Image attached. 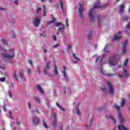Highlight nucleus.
<instances>
[{"instance_id": "11", "label": "nucleus", "mask_w": 130, "mask_h": 130, "mask_svg": "<svg viewBox=\"0 0 130 130\" xmlns=\"http://www.w3.org/2000/svg\"><path fill=\"white\" fill-rule=\"evenodd\" d=\"M100 72L102 74H103V75H104V76H108V77H112V76H114V75L112 74H110L106 72V71L103 70V69L102 68L100 69Z\"/></svg>"}, {"instance_id": "27", "label": "nucleus", "mask_w": 130, "mask_h": 130, "mask_svg": "<svg viewBox=\"0 0 130 130\" xmlns=\"http://www.w3.org/2000/svg\"><path fill=\"white\" fill-rule=\"evenodd\" d=\"M13 77L15 81H18V75H17V72L14 71L13 74Z\"/></svg>"}, {"instance_id": "9", "label": "nucleus", "mask_w": 130, "mask_h": 130, "mask_svg": "<svg viewBox=\"0 0 130 130\" xmlns=\"http://www.w3.org/2000/svg\"><path fill=\"white\" fill-rule=\"evenodd\" d=\"M51 67H52V66H51V64L50 63V61H48L47 62V64L46 67L44 69V73L46 75H47V74H48V70H49V69L51 68Z\"/></svg>"}, {"instance_id": "31", "label": "nucleus", "mask_w": 130, "mask_h": 130, "mask_svg": "<svg viewBox=\"0 0 130 130\" xmlns=\"http://www.w3.org/2000/svg\"><path fill=\"white\" fill-rule=\"evenodd\" d=\"M31 113H32V114H36V113L38 114L39 113V111H38V109H36L35 110L32 111Z\"/></svg>"}, {"instance_id": "6", "label": "nucleus", "mask_w": 130, "mask_h": 130, "mask_svg": "<svg viewBox=\"0 0 130 130\" xmlns=\"http://www.w3.org/2000/svg\"><path fill=\"white\" fill-rule=\"evenodd\" d=\"M116 58H115V57H114L109 58L107 62V63L110 64L111 67H112V66H115V64H116Z\"/></svg>"}, {"instance_id": "64", "label": "nucleus", "mask_w": 130, "mask_h": 130, "mask_svg": "<svg viewBox=\"0 0 130 130\" xmlns=\"http://www.w3.org/2000/svg\"><path fill=\"white\" fill-rule=\"evenodd\" d=\"M3 130H5V129H4V128H3Z\"/></svg>"}, {"instance_id": "54", "label": "nucleus", "mask_w": 130, "mask_h": 130, "mask_svg": "<svg viewBox=\"0 0 130 130\" xmlns=\"http://www.w3.org/2000/svg\"><path fill=\"white\" fill-rule=\"evenodd\" d=\"M0 11H6L5 8H0Z\"/></svg>"}, {"instance_id": "18", "label": "nucleus", "mask_w": 130, "mask_h": 130, "mask_svg": "<svg viewBox=\"0 0 130 130\" xmlns=\"http://www.w3.org/2000/svg\"><path fill=\"white\" fill-rule=\"evenodd\" d=\"M62 75L63 76L64 78L68 80V74H67V68L66 67L63 68V70L62 71Z\"/></svg>"}, {"instance_id": "17", "label": "nucleus", "mask_w": 130, "mask_h": 130, "mask_svg": "<svg viewBox=\"0 0 130 130\" xmlns=\"http://www.w3.org/2000/svg\"><path fill=\"white\" fill-rule=\"evenodd\" d=\"M64 93L66 96H72V95H74V90L72 89H68L64 91Z\"/></svg>"}, {"instance_id": "55", "label": "nucleus", "mask_w": 130, "mask_h": 130, "mask_svg": "<svg viewBox=\"0 0 130 130\" xmlns=\"http://www.w3.org/2000/svg\"><path fill=\"white\" fill-rule=\"evenodd\" d=\"M92 122H93V119H91L90 120V121H89V123H90V125H91V124H92Z\"/></svg>"}, {"instance_id": "61", "label": "nucleus", "mask_w": 130, "mask_h": 130, "mask_svg": "<svg viewBox=\"0 0 130 130\" xmlns=\"http://www.w3.org/2000/svg\"><path fill=\"white\" fill-rule=\"evenodd\" d=\"M128 12H130V8H128Z\"/></svg>"}, {"instance_id": "50", "label": "nucleus", "mask_w": 130, "mask_h": 130, "mask_svg": "<svg viewBox=\"0 0 130 130\" xmlns=\"http://www.w3.org/2000/svg\"><path fill=\"white\" fill-rule=\"evenodd\" d=\"M37 70L38 73H40V68L39 67H37Z\"/></svg>"}, {"instance_id": "48", "label": "nucleus", "mask_w": 130, "mask_h": 130, "mask_svg": "<svg viewBox=\"0 0 130 130\" xmlns=\"http://www.w3.org/2000/svg\"><path fill=\"white\" fill-rule=\"evenodd\" d=\"M9 87L10 88H13V87H14L13 83H9Z\"/></svg>"}, {"instance_id": "60", "label": "nucleus", "mask_w": 130, "mask_h": 130, "mask_svg": "<svg viewBox=\"0 0 130 130\" xmlns=\"http://www.w3.org/2000/svg\"><path fill=\"white\" fill-rule=\"evenodd\" d=\"M43 2H45V0H42V2L43 3Z\"/></svg>"}, {"instance_id": "42", "label": "nucleus", "mask_w": 130, "mask_h": 130, "mask_svg": "<svg viewBox=\"0 0 130 130\" xmlns=\"http://www.w3.org/2000/svg\"><path fill=\"white\" fill-rule=\"evenodd\" d=\"M104 51H105V52H108V49L106 46L104 48Z\"/></svg>"}, {"instance_id": "51", "label": "nucleus", "mask_w": 130, "mask_h": 130, "mask_svg": "<svg viewBox=\"0 0 130 130\" xmlns=\"http://www.w3.org/2000/svg\"><path fill=\"white\" fill-rule=\"evenodd\" d=\"M53 39L54 41H55L56 40V37H55V36L53 35Z\"/></svg>"}, {"instance_id": "21", "label": "nucleus", "mask_w": 130, "mask_h": 130, "mask_svg": "<svg viewBox=\"0 0 130 130\" xmlns=\"http://www.w3.org/2000/svg\"><path fill=\"white\" fill-rule=\"evenodd\" d=\"M32 121L34 124H35V125H37V124H38L39 122V119H38V117H37V116H35L32 118Z\"/></svg>"}, {"instance_id": "56", "label": "nucleus", "mask_w": 130, "mask_h": 130, "mask_svg": "<svg viewBox=\"0 0 130 130\" xmlns=\"http://www.w3.org/2000/svg\"><path fill=\"white\" fill-rule=\"evenodd\" d=\"M44 52L46 53V52H47V49H44Z\"/></svg>"}, {"instance_id": "46", "label": "nucleus", "mask_w": 130, "mask_h": 130, "mask_svg": "<svg viewBox=\"0 0 130 130\" xmlns=\"http://www.w3.org/2000/svg\"><path fill=\"white\" fill-rule=\"evenodd\" d=\"M55 21V19L53 18L52 21H49V22H48V24H51V23H53Z\"/></svg>"}, {"instance_id": "38", "label": "nucleus", "mask_w": 130, "mask_h": 130, "mask_svg": "<svg viewBox=\"0 0 130 130\" xmlns=\"http://www.w3.org/2000/svg\"><path fill=\"white\" fill-rule=\"evenodd\" d=\"M73 57H74V58H75V59H76V60H78V61H81V60H80V59L77 57V56H76V54H73Z\"/></svg>"}, {"instance_id": "36", "label": "nucleus", "mask_w": 130, "mask_h": 130, "mask_svg": "<svg viewBox=\"0 0 130 130\" xmlns=\"http://www.w3.org/2000/svg\"><path fill=\"white\" fill-rule=\"evenodd\" d=\"M35 101H36L37 104L40 103V100L37 97H35Z\"/></svg>"}, {"instance_id": "40", "label": "nucleus", "mask_w": 130, "mask_h": 130, "mask_svg": "<svg viewBox=\"0 0 130 130\" xmlns=\"http://www.w3.org/2000/svg\"><path fill=\"white\" fill-rule=\"evenodd\" d=\"M66 27H69V19H67L66 21Z\"/></svg>"}, {"instance_id": "53", "label": "nucleus", "mask_w": 130, "mask_h": 130, "mask_svg": "<svg viewBox=\"0 0 130 130\" xmlns=\"http://www.w3.org/2000/svg\"><path fill=\"white\" fill-rule=\"evenodd\" d=\"M124 19L125 21H127V20H128V17L125 16L124 17Z\"/></svg>"}, {"instance_id": "7", "label": "nucleus", "mask_w": 130, "mask_h": 130, "mask_svg": "<svg viewBox=\"0 0 130 130\" xmlns=\"http://www.w3.org/2000/svg\"><path fill=\"white\" fill-rule=\"evenodd\" d=\"M124 104H125V100L123 99L120 103V106L119 107L117 106V105L114 104L113 106V108H115V109H116V110L119 111L120 107H123L124 106Z\"/></svg>"}, {"instance_id": "23", "label": "nucleus", "mask_w": 130, "mask_h": 130, "mask_svg": "<svg viewBox=\"0 0 130 130\" xmlns=\"http://www.w3.org/2000/svg\"><path fill=\"white\" fill-rule=\"evenodd\" d=\"M118 116L119 117V119L120 120V122H123V120H124V117L122 116V115L120 113H118Z\"/></svg>"}, {"instance_id": "5", "label": "nucleus", "mask_w": 130, "mask_h": 130, "mask_svg": "<svg viewBox=\"0 0 130 130\" xmlns=\"http://www.w3.org/2000/svg\"><path fill=\"white\" fill-rule=\"evenodd\" d=\"M41 22V18L37 17L32 21V24L35 27H38Z\"/></svg>"}, {"instance_id": "62", "label": "nucleus", "mask_w": 130, "mask_h": 130, "mask_svg": "<svg viewBox=\"0 0 130 130\" xmlns=\"http://www.w3.org/2000/svg\"><path fill=\"white\" fill-rule=\"evenodd\" d=\"M11 125V126H12V124H11V125Z\"/></svg>"}, {"instance_id": "58", "label": "nucleus", "mask_w": 130, "mask_h": 130, "mask_svg": "<svg viewBox=\"0 0 130 130\" xmlns=\"http://www.w3.org/2000/svg\"><path fill=\"white\" fill-rule=\"evenodd\" d=\"M4 111H5V112H6V111H7V110H6V106H4Z\"/></svg>"}, {"instance_id": "35", "label": "nucleus", "mask_w": 130, "mask_h": 130, "mask_svg": "<svg viewBox=\"0 0 130 130\" xmlns=\"http://www.w3.org/2000/svg\"><path fill=\"white\" fill-rule=\"evenodd\" d=\"M40 12H41V8L38 7L36 9V13H37V14H39L40 13Z\"/></svg>"}, {"instance_id": "52", "label": "nucleus", "mask_w": 130, "mask_h": 130, "mask_svg": "<svg viewBox=\"0 0 130 130\" xmlns=\"http://www.w3.org/2000/svg\"><path fill=\"white\" fill-rule=\"evenodd\" d=\"M60 110H62V111H66V109L64 108H62L61 107V108H60Z\"/></svg>"}, {"instance_id": "30", "label": "nucleus", "mask_w": 130, "mask_h": 130, "mask_svg": "<svg viewBox=\"0 0 130 130\" xmlns=\"http://www.w3.org/2000/svg\"><path fill=\"white\" fill-rule=\"evenodd\" d=\"M54 75L56 77L58 76V72L57 71V69H56V67L54 69Z\"/></svg>"}, {"instance_id": "2", "label": "nucleus", "mask_w": 130, "mask_h": 130, "mask_svg": "<svg viewBox=\"0 0 130 130\" xmlns=\"http://www.w3.org/2000/svg\"><path fill=\"white\" fill-rule=\"evenodd\" d=\"M107 7H108V4L100 5V2H99L95 3V5L93 7V8L91 9L88 12V15L89 17L90 21L93 22V21H94V10H95V9H105V8H107Z\"/></svg>"}, {"instance_id": "44", "label": "nucleus", "mask_w": 130, "mask_h": 130, "mask_svg": "<svg viewBox=\"0 0 130 130\" xmlns=\"http://www.w3.org/2000/svg\"><path fill=\"white\" fill-rule=\"evenodd\" d=\"M126 29H130V22L126 25Z\"/></svg>"}, {"instance_id": "12", "label": "nucleus", "mask_w": 130, "mask_h": 130, "mask_svg": "<svg viewBox=\"0 0 130 130\" xmlns=\"http://www.w3.org/2000/svg\"><path fill=\"white\" fill-rule=\"evenodd\" d=\"M51 119L53 121V127H55L56 126V116L55 114H53L51 116Z\"/></svg>"}, {"instance_id": "43", "label": "nucleus", "mask_w": 130, "mask_h": 130, "mask_svg": "<svg viewBox=\"0 0 130 130\" xmlns=\"http://www.w3.org/2000/svg\"><path fill=\"white\" fill-rule=\"evenodd\" d=\"M56 105L57 106V107H58V108H59V109L61 108V106L59 104H58V103H56Z\"/></svg>"}, {"instance_id": "63", "label": "nucleus", "mask_w": 130, "mask_h": 130, "mask_svg": "<svg viewBox=\"0 0 130 130\" xmlns=\"http://www.w3.org/2000/svg\"><path fill=\"white\" fill-rule=\"evenodd\" d=\"M50 3H51V1H50Z\"/></svg>"}, {"instance_id": "26", "label": "nucleus", "mask_w": 130, "mask_h": 130, "mask_svg": "<svg viewBox=\"0 0 130 130\" xmlns=\"http://www.w3.org/2000/svg\"><path fill=\"white\" fill-rule=\"evenodd\" d=\"M102 23H103V19L98 18V27H101V25H102Z\"/></svg>"}, {"instance_id": "24", "label": "nucleus", "mask_w": 130, "mask_h": 130, "mask_svg": "<svg viewBox=\"0 0 130 130\" xmlns=\"http://www.w3.org/2000/svg\"><path fill=\"white\" fill-rule=\"evenodd\" d=\"M123 9H124V5L123 4H121L119 6V13L120 14H121L122 12H123Z\"/></svg>"}, {"instance_id": "19", "label": "nucleus", "mask_w": 130, "mask_h": 130, "mask_svg": "<svg viewBox=\"0 0 130 130\" xmlns=\"http://www.w3.org/2000/svg\"><path fill=\"white\" fill-rule=\"evenodd\" d=\"M106 118L107 119H111V120H113L114 123H116V120L115 119H114V117L111 115H106L105 116Z\"/></svg>"}, {"instance_id": "10", "label": "nucleus", "mask_w": 130, "mask_h": 130, "mask_svg": "<svg viewBox=\"0 0 130 130\" xmlns=\"http://www.w3.org/2000/svg\"><path fill=\"white\" fill-rule=\"evenodd\" d=\"M78 11L80 17H81V18H83V17H84V14L83 13L84 12V6L80 5Z\"/></svg>"}, {"instance_id": "37", "label": "nucleus", "mask_w": 130, "mask_h": 130, "mask_svg": "<svg viewBox=\"0 0 130 130\" xmlns=\"http://www.w3.org/2000/svg\"><path fill=\"white\" fill-rule=\"evenodd\" d=\"M0 82H6V78L5 77H2L0 78Z\"/></svg>"}, {"instance_id": "1", "label": "nucleus", "mask_w": 130, "mask_h": 130, "mask_svg": "<svg viewBox=\"0 0 130 130\" xmlns=\"http://www.w3.org/2000/svg\"><path fill=\"white\" fill-rule=\"evenodd\" d=\"M7 51L8 53H3L2 54V56L5 61L11 62L10 59L15 57V50L14 48H10L7 51V49L0 46V52H7Z\"/></svg>"}, {"instance_id": "14", "label": "nucleus", "mask_w": 130, "mask_h": 130, "mask_svg": "<svg viewBox=\"0 0 130 130\" xmlns=\"http://www.w3.org/2000/svg\"><path fill=\"white\" fill-rule=\"evenodd\" d=\"M74 113L76 114V115H78V116H80L82 114V112H81V110L79 108V106H77L75 107V110H74Z\"/></svg>"}, {"instance_id": "15", "label": "nucleus", "mask_w": 130, "mask_h": 130, "mask_svg": "<svg viewBox=\"0 0 130 130\" xmlns=\"http://www.w3.org/2000/svg\"><path fill=\"white\" fill-rule=\"evenodd\" d=\"M127 42H128L127 40H126L123 44L122 52L123 54H124V53H125V52H126V45H127Z\"/></svg>"}, {"instance_id": "49", "label": "nucleus", "mask_w": 130, "mask_h": 130, "mask_svg": "<svg viewBox=\"0 0 130 130\" xmlns=\"http://www.w3.org/2000/svg\"><path fill=\"white\" fill-rule=\"evenodd\" d=\"M28 63H29V64H30V66H32V64H33V62H32L31 60H28Z\"/></svg>"}, {"instance_id": "47", "label": "nucleus", "mask_w": 130, "mask_h": 130, "mask_svg": "<svg viewBox=\"0 0 130 130\" xmlns=\"http://www.w3.org/2000/svg\"><path fill=\"white\" fill-rule=\"evenodd\" d=\"M27 73L28 75H30V74H31V69H27Z\"/></svg>"}, {"instance_id": "3", "label": "nucleus", "mask_w": 130, "mask_h": 130, "mask_svg": "<svg viewBox=\"0 0 130 130\" xmlns=\"http://www.w3.org/2000/svg\"><path fill=\"white\" fill-rule=\"evenodd\" d=\"M107 84L108 85V89L106 86L104 85L101 87L102 91L105 93L106 95H114V88L111 82L107 81Z\"/></svg>"}, {"instance_id": "28", "label": "nucleus", "mask_w": 130, "mask_h": 130, "mask_svg": "<svg viewBox=\"0 0 130 130\" xmlns=\"http://www.w3.org/2000/svg\"><path fill=\"white\" fill-rule=\"evenodd\" d=\"M37 89L39 91L40 93H43V89L40 85H37Z\"/></svg>"}, {"instance_id": "25", "label": "nucleus", "mask_w": 130, "mask_h": 130, "mask_svg": "<svg viewBox=\"0 0 130 130\" xmlns=\"http://www.w3.org/2000/svg\"><path fill=\"white\" fill-rule=\"evenodd\" d=\"M18 75H19L24 82H26V78H25V76H24V73L20 72Z\"/></svg>"}, {"instance_id": "57", "label": "nucleus", "mask_w": 130, "mask_h": 130, "mask_svg": "<svg viewBox=\"0 0 130 130\" xmlns=\"http://www.w3.org/2000/svg\"><path fill=\"white\" fill-rule=\"evenodd\" d=\"M9 114L10 115V118H11V119H13V118L12 117V116H11V111L9 112Z\"/></svg>"}, {"instance_id": "32", "label": "nucleus", "mask_w": 130, "mask_h": 130, "mask_svg": "<svg viewBox=\"0 0 130 130\" xmlns=\"http://www.w3.org/2000/svg\"><path fill=\"white\" fill-rule=\"evenodd\" d=\"M1 41L3 43V44H5V45H8V41L6 39H2Z\"/></svg>"}, {"instance_id": "4", "label": "nucleus", "mask_w": 130, "mask_h": 130, "mask_svg": "<svg viewBox=\"0 0 130 130\" xmlns=\"http://www.w3.org/2000/svg\"><path fill=\"white\" fill-rule=\"evenodd\" d=\"M128 64V59H126L125 61H124L123 64V72L122 74L119 75V78H126V77H128L129 74L128 73V72L126 71V70L124 69V67H127V65Z\"/></svg>"}, {"instance_id": "8", "label": "nucleus", "mask_w": 130, "mask_h": 130, "mask_svg": "<svg viewBox=\"0 0 130 130\" xmlns=\"http://www.w3.org/2000/svg\"><path fill=\"white\" fill-rule=\"evenodd\" d=\"M55 27H60L58 29V32H61L63 30H64V25L60 22L56 23L55 25Z\"/></svg>"}, {"instance_id": "39", "label": "nucleus", "mask_w": 130, "mask_h": 130, "mask_svg": "<svg viewBox=\"0 0 130 130\" xmlns=\"http://www.w3.org/2000/svg\"><path fill=\"white\" fill-rule=\"evenodd\" d=\"M15 5H19V0H13Z\"/></svg>"}, {"instance_id": "13", "label": "nucleus", "mask_w": 130, "mask_h": 130, "mask_svg": "<svg viewBox=\"0 0 130 130\" xmlns=\"http://www.w3.org/2000/svg\"><path fill=\"white\" fill-rule=\"evenodd\" d=\"M121 31H118V33L114 35L113 37L114 40H119L121 38Z\"/></svg>"}, {"instance_id": "41", "label": "nucleus", "mask_w": 130, "mask_h": 130, "mask_svg": "<svg viewBox=\"0 0 130 130\" xmlns=\"http://www.w3.org/2000/svg\"><path fill=\"white\" fill-rule=\"evenodd\" d=\"M27 105L29 109H32V107L31 106V103H27Z\"/></svg>"}, {"instance_id": "29", "label": "nucleus", "mask_w": 130, "mask_h": 130, "mask_svg": "<svg viewBox=\"0 0 130 130\" xmlns=\"http://www.w3.org/2000/svg\"><path fill=\"white\" fill-rule=\"evenodd\" d=\"M42 121L43 126L45 127L46 128H48V125H47L46 122H45V120L44 119H42Z\"/></svg>"}, {"instance_id": "16", "label": "nucleus", "mask_w": 130, "mask_h": 130, "mask_svg": "<svg viewBox=\"0 0 130 130\" xmlns=\"http://www.w3.org/2000/svg\"><path fill=\"white\" fill-rule=\"evenodd\" d=\"M95 56H96V58L95 59L96 62H99L100 63L103 64V63L102 62V60H103V56H97V55H95Z\"/></svg>"}, {"instance_id": "34", "label": "nucleus", "mask_w": 130, "mask_h": 130, "mask_svg": "<svg viewBox=\"0 0 130 130\" xmlns=\"http://www.w3.org/2000/svg\"><path fill=\"white\" fill-rule=\"evenodd\" d=\"M8 94L10 98H13V93L12 92V91L9 90L8 91Z\"/></svg>"}, {"instance_id": "59", "label": "nucleus", "mask_w": 130, "mask_h": 130, "mask_svg": "<svg viewBox=\"0 0 130 130\" xmlns=\"http://www.w3.org/2000/svg\"><path fill=\"white\" fill-rule=\"evenodd\" d=\"M56 34H57V36L59 35V33L58 32V31L57 32Z\"/></svg>"}, {"instance_id": "45", "label": "nucleus", "mask_w": 130, "mask_h": 130, "mask_svg": "<svg viewBox=\"0 0 130 130\" xmlns=\"http://www.w3.org/2000/svg\"><path fill=\"white\" fill-rule=\"evenodd\" d=\"M58 46H59V44H57L56 45H54L53 47V48H56L57 47H58Z\"/></svg>"}, {"instance_id": "33", "label": "nucleus", "mask_w": 130, "mask_h": 130, "mask_svg": "<svg viewBox=\"0 0 130 130\" xmlns=\"http://www.w3.org/2000/svg\"><path fill=\"white\" fill-rule=\"evenodd\" d=\"M71 48H72V45L70 44L67 45V50L68 52L71 50Z\"/></svg>"}, {"instance_id": "22", "label": "nucleus", "mask_w": 130, "mask_h": 130, "mask_svg": "<svg viewBox=\"0 0 130 130\" xmlns=\"http://www.w3.org/2000/svg\"><path fill=\"white\" fill-rule=\"evenodd\" d=\"M47 15V11H46V7L45 5H43V17H46Z\"/></svg>"}, {"instance_id": "20", "label": "nucleus", "mask_w": 130, "mask_h": 130, "mask_svg": "<svg viewBox=\"0 0 130 130\" xmlns=\"http://www.w3.org/2000/svg\"><path fill=\"white\" fill-rule=\"evenodd\" d=\"M63 4H64V2L60 0V4H59V6L61 8V10L63 13V14H64V7H63Z\"/></svg>"}]
</instances>
